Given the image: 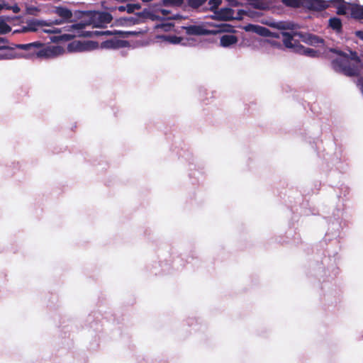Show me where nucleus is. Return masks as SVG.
Returning a JSON list of instances; mask_svg holds the SVG:
<instances>
[{
	"instance_id": "nucleus-1",
	"label": "nucleus",
	"mask_w": 363,
	"mask_h": 363,
	"mask_svg": "<svg viewBox=\"0 0 363 363\" xmlns=\"http://www.w3.org/2000/svg\"><path fill=\"white\" fill-rule=\"evenodd\" d=\"M17 48L31 51V54L39 57H50L55 55L54 48H43V44L39 42H34L28 44L16 45Z\"/></svg>"
},
{
	"instance_id": "nucleus-2",
	"label": "nucleus",
	"mask_w": 363,
	"mask_h": 363,
	"mask_svg": "<svg viewBox=\"0 0 363 363\" xmlns=\"http://www.w3.org/2000/svg\"><path fill=\"white\" fill-rule=\"evenodd\" d=\"M330 2L323 0H302L301 7L310 11H322L330 7Z\"/></svg>"
},
{
	"instance_id": "nucleus-3",
	"label": "nucleus",
	"mask_w": 363,
	"mask_h": 363,
	"mask_svg": "<svg viewBox=\"0 0 363 363\" xmlns=\"http://www.w3.org/2000/svg\"><path fill=\"white\" fill-rule=\"evenodd\" d=\"M233 14L234 11L232 9L223 8L220 10L216 11L212 18L223 21H231L233 19L240 20L242 18L241 16L234 17Z\"/></svg>"
},
{
	"instance_id": "nucleus-4",
	"label": "nucleus",
	"mask_w": 363,
	"mask_h": 363,
	"mask_svg": "<svg viewBox=\"0 0 363 363\" xmlns=\"http://www.w3.org/2000/svg\"><path fill=\"white\" fill-rule=\"evenodd\" d=\"M55 13L61 18L60 20H55L52 23L56 25L62 24L65 22L71 21L72 12L71 10L63 6H56L54 11Z\"/></svg>"
},
{
	"instance_id": "nucleus-5",
	"label": "nucleus",
	"mask_w": 363,
	"mask_h": 363,
	"mask_svg": "<svg viewBox=\"0 0 363 363\" xmlns=\"http://www.w3.org/2000/svg\"><path fill=\"white\" fill-rule=\"evenodd\" d=\"M283 43L286 48H294L296 51L299 46V43L294 39L293 35L288 32L282 33Z\"/></svg>"
},
{
	"instance_id": "nucleus-6",
	"label": "nucleus",
	"mask_w": 363,
	"mask_h": 363,
	"mask_svg": "<svg viewBox=\"0 0 363 363\" xmlns=\"http://www.w3.org/2000/svg\"><path fill=\"white\" fill-rule=\"evenodd\" d=\"M351 16L357 20H363V6L349 4Z\"/></svg>"
},
{
	"instance_id": "nucleus-7",
	"label": "nucleus",
	"mask_w": 363,
	"mask_h": 363,
	"mask_svg": "<svg viewBox=\"0 0 363 363\" xmlns=\"http://www.w3.org/2000/svg\"><path fill=\"white\" fill-rule=\"evenodd\" d=\"M128 43L127 41L123 40H108L103 43V45L105 48H119L125 46Z\"/></svg>"
},
{
	"instance_id": "nucleus-8",
	"label": "nucleus",
	"mask_w": 363,
	"mask_h": 363,
	"mask_svg": "<svg viewBox=\"0 0 363 363\" xmlns=\"http://www.w3.org/2000/svg\"><path fill=\"white\" fill-rule=\"evenodd\" d=\"M238 42V38L234 35H224L220 38V43L222 47H229Z\"/></svg>"
},
{
	"instance_id": "nucleus-9",
	"label": "nucleus",
	"mask_w": 363,
	"mask_h": 363,
	"mask_svg": "<svg viewBox=\"0 0 363 363\" xmlns=\"http://www.w3.org/2000/svg\"><path fill=\"white\" fill-rule=\"evenodd\" d=\"M250 5L254 9L266 10L269 8V2L266 0H247Z\"/></svg>"
},
{
	"instance_id": "nucleus-10",
	"label": "nucleus",
	"mask_w": 363,
	"mask_h": 363,
	"mask_svg": "<svg viewBox=\"0 0 363 363\" xmlns=\"http://www.w3.org/2000/svg\"><path fill=\"white\" fill-rule=\"evenodd\" d=\"M303 41L307 44L311 45H316L320 43H323V40L318 36L313 34H308L304 37Z\"/></svg>"
},
{
	"instance_id": "nucleus-11",
	"label": "nucleus",
	"mask_w": 363,
	"mask_h": 363,
	"mask_svg": "<svg viewBox=\"0 0 363 363\" xmlns=\"http://www.w3.org/2000/svg\"><path fill=\"white\" fill-rule=\"evenodd\" d=\"M330 27L335 30L336 32L340 33L342 31V21L339 18L333 17L329 19Z\"/></svg>"
},
{
	"instance_id": "nucleus-12",
	"label": "nucleus",
	"mask_w": 363,
	"mask_h": 363,
	"mask_svg": "<svg viewBox=\"0 0 363 363\" xmlns=\"http://www.w3.org/2000/svg\"><path fill=\"white\" fill-rule=\"evenodd\" d=\"M297 51L304 54L306 56H309V57H317L318 54L317 50H313L312 48H305L301 45H299Z\"/></svg>"
},
{
	"instance_id": "nucleus-13",
	"label": "nucleus",
	"mask_w": 363,
	"mask_h": 363,
	"mask_svg": "<svg viewBox=\"0 0 363 363\" xmlns=\"http://www.w3.org/2000/svg\"><path fill=\"white\" fill-rule=\"evenodd\" d=\"M187 32L192 35H204L208 32L199 26H191L187 28Z\"/></svg>"
},
{
	"instance_id": "nucleus-14",
	"label": "nucleus",
	"mask_w": 363,
	"mask_h": 363,
	"mask_svg": "<svg viewBox=\"0 0 363 363\" xmlns=\"http://www.w3.org/2000/svg\"><path fill=\"white\" fill-rule=\"evenodd\" d=\"M281 2L288 7L297 9L301 7L302 0H281Z\"/></svg>"
},
{
	"instance_id": "nucleus-15",
	"label": "nucleus",
	"mask_w": 363,
	"mask_h": 363,
	"mask_svg": "<svg viewBox=\"0 0 363 363\" xmlns=\"http://www.w3.org/2000/svg\"><path fill=\"white\" fill-rule=\"evenodd\" d=\"M250 28H252V30L259 34H262V35H266V33L269 32V30L264 27H262V26H254V25H248L247 26H246L245 29L246 30H250Z\"/></svg>"
},
{
	"instance_id": "nucleus-16",
	"label": "nucleus",
	"mask_w": 363,
	"mask_h": 363,
	"mask_svg": "<svg viewBox=\"0 0 363 363\" xmlns=\"http://www.w3.org/2000/svg\"><path fill=\"white\" fill-rule=\"evenodd\" d=\"M183 3L184 0H162L160 4L164 6H180Z\"/></svg>"
},
{
	"instance_id": "nucleus-17",
	"label": "nucleus",
	"mask_w": 363,
	"mask_h": 363,
	"mask_svg": "<svg viewBox=\"0 0 363 363\" xmlns=\"http://www.w3.org/2000/svg\"><path fill=\"white\" fill-rule=\"evenodd\" d=\"M111 34H112L111 31H109V30H106V31H94V32L86 31V32H85L83 34V35L85 36V37H93V36H100V35H111Z\"/></svg>"
},
{
	"instance_id": "nucleus-18",
	"label": "nucleus",
	"mask_w": 363,
	"mask_h": 363,
	"mask_svg": "<svg viewBox=\"0 0 363 363\" xmlns=\"http://www.w3.org/2000/svg\"><path fill=\"white\" fill-rule=\"evenodd\" d=\"M99 20L102 23H109L112 21V16L107 12H103L99 13Z\"/></svg>"
},
{
	"instance_id": "nucleus-19",
	"label": "nucleus",
	"mask_w": 363,
	"mask_h": 363,
	"mask_svg": "<svg viewBox=\"0 0 363 363\" xmlns=\"http://www.w3.org/2000/svg\"><path fill=\"white\" fill-rule=\"evenodd\" d=\"M11 28L2 19H0V34H6L10 32Z\"/></svg>"
},
{
	"instance_id": "nucleus-20",
	"label": "nucleus",
	"mask_w": 363,
	"mask_h": 363,
	"mask_svg": "<svg viewBox=\"0 0 363 363\" xmlns=\"http://www.w3.org/2000/svg\"><path fill=\"white\" fill-rule=\"evenodd\" d=\"M221 3V0H209L208 5L210 6V10L215 13L216 11H218V9Z\"/></svg>"
},
{
	"instance_id": "nucleus-21",
	"label": "nucleus",
	"mask_w": 363,
	"mask_h": 363,
	"mask_svg": "<svg viewBox=\"0 0 363 363\" xmlns=\"http://www.w3.org/2000/svg\"><path fill=\"white\" fill-rule=\"evenodd\" d=\"M206 0H187L188 5L193 8V9H197L201 5H203Z\"/></svg>"
},
{
	"instance_id": "nucleus-22",
	"label": "nucleus",
	"mask_w": 363,
	"mask_h": 363,
	"mask_svg": "<svg viewBox=\"0 0 363 363\" xmlns=\"http://www.w3.org/2000/svg\"><path fill=\"white\" fill-rule=\"evenodd\" d=\"M335 7L337 8V13L338 15L346 14V11L347 9V3L342 4L341 5L335 6Z\"/></svg>"
},
{
	"instance_id": "nucleus-23",
	"label": "nucleus",
	"mask_w": 363,
	"mask_h": 363,
	"mask_svg": "<svg viewBox=\"0 0 363 363\" xmlns=\"http://www.w3.org/2000/svg\"><path fill=\"white\" fill-rule=\"evenodd\" d=\"M141 6L140 4H127V12L128 13H132L135 11V9H140Z\"/></svg>"
},
{
	"instance_id": "nucleus-24",
	"label": "nucleus",
	"mask_w": 363,
	"mask_h": 363,
	"mask_svg": "<svg viewBox=\"0 0 363 363\" xmlns=\"http://www.w3.org/2000/svg\"><path fill=\"white\" fill-rule=\"evenodd\" d=\"M60 38L61 40L69 41L72 40L74 38V35L72 34H63Z\"/></svg>"
},
{
	"instance_id": "nucleus-25",
	"label": "nucleus",
	"mask_w": 363,
	"mask_h": 363,
	"mask_svg": "<svg viewBox=\"0 0 363 363\" xmlns=\"http://www.w3.org/2000/svg\"><path fill=\"white\" fill-rule=\"evenodd\" d=\"M6 9H11L15 13H18L21 10L20 8L17 5H15L13 6H8L6 7Z\"/></svg>"
},
{
	"instance_id": "nucleus-26",
	"label": "nucleus",
	"mask_w": 363,
	"mask_h": 363,
	"mask_svg": "<svg viewBox=\"0 0 363 363\" xmlns=\"http://www.w3.org/2000/svg\"><path fill=\"white\" fill-rule=\"evenodd\" d=\"M330 4H333V6L341 5L342 4L346 3L345 0H330Z\"/></svg>"
},
{
	"instance_id": "nucleus-27",
	"label": "nucleus",
	"mask_w": 363,
	"mask_h": 363,
	"mask_svg": "<svg viewBox=\"0 0 363 363\" xmlns=\"http://www.w3.org/2000/svg\"><path fill=\"white\" fill-rule=\"evenodd\" d=\"M85 26V24L84 23H75V24H73L72 26V28H74V29H82L84 28Z\"/></svg>"
},
{
	"instance_id": "nucleus-28",
	"label": "nucleus",
	"mask_w": 363,
	"mask_h": 363,
	"mask_svg": "<svg viewBox=\"0 0 363 363\" xmlns=\"http://www.w3.org/2000/svg\"><path fill=\"white\" fill-rule=\"evenodd\" d=\"M230 5L232 6H238L240 5L239 2L237 0H227Z\"/></svg>"
},
{
	"instance_id": "nucleus-29",
	"label": "nucleus",
	"mask_w": 363,
	"mask_h": 363,
	"mask_svg": "<svg viewBox=\"0 0 363 363\" xmlns=\"http://www.w3.org/2000/svg\"><path fill=\"white\" fill-rule=\"evenodd\" d=\"M355 35L357 37H358L359 39L363 40V30H357L355 32Z\"/></svg>"
},
{
	"instance_id": "nucleus-30",
	"label": "nucleus",
	"mask_w": 363,
	"mask_h": 363,
	"mask_svg": "<svg viewBox=\"0 0 363 363\" xmlns=\"http://www.w3.org/2000/svg\"><path fill=\"white\" fill-rule=\"evenodd\" d=\"M160 11H161V13L164 16H167V15L170 13V11L167 9H161Z\"/></svg>"
},
{
	"instance_id": "nucleus-31",
	"label": "nucleus",
	"mask_w": 363,
	"mask_h": 363,
	"mask_svg": "<svg viewBox=\"0 0 363 363\" xmlns=\"http://www.w3.org/2000/svg\"><path fill=\"white\" fill-rule=\"evenodd\" d=\"M118 10L121 12H123L125 11H127V6H120L118 7Z\"/></svg>"
},
{
	"instance_id": "nucleus-32",
	"label": "nucleus",
	"mask_w": 363,
	"mask_h": 363,
	"mask_svg": "<svg viewBox=\"0 0 363 363\" xmlns=\"http://www.w3.org/2000/svg\"><path fill=\"white\" fill-rule=\"evenodd\" d=\"M168 19H179V16L178 15L172 16H168Z\"/></svg>"
},
{
	"instance_id": "nucleus-33",
	"label": "nucleus",
	"mask_w": 363,
	"mask_h": 363,
	"mask_svg": "<svg viewBox=\"0 0 363 363\" xmlns=\"http://www.w3.org/2000/svg\"><path fill=\"white\" fill-rule=\"evenodd\" d=\"M7 6H8L5 4H0V11L2 10L3 9H6Z\"/></svg>"
},
{
	"instance_id": "nucleus-34",
	"label": "nucleus",
	"mask_w": 363,
	"mask_h": 363,
	"mask_svg": "<svg viewBox=\"0 0 363 363\" xmlns=\"http://www.w3.org/2000/svg\"><path fill=\"white\" fill-rule=\"evenodd\" d=\"M2 49H11L9 46H6V45H3V46H1L0 47V50H2Z\"/></svg>"
},
{
	"instance_id": "nucleus-35",
	"label": "nucleus",
	"mask_w": 363,
	"mask_h": 363,
	"mask_svg": "<svg viewBox=\"0 0 363 363\" xmlns=\"http://www.w3.org/2000/svg\"><path fill=\"white\" fill-rule=\"evenodd\" d=\"M247 13H248L247 11H243V10H240L239 12H238V14H240V13L247 14Z\"/></svg>"
},
{
	"instance_id": "nucleus-36",
	"label": "nucleus",
	"mask_w": 363,
	"mask_h": 363,
	"mask_svg": "<svg viewBox=\"0 0 363 363\" xmlns=\"http://www.w3.org/2000/svg\"><path fill=\"white\" fill-rule=\"evenodd\" d=\"M0 42H1V43H6L7 40L5 38H0Z\"/></svg>"
},
{
	"instance_id": "nucleus-37",
	"label": "nucleus",
	"mask_w": 363,
	"mask_h": 363,
	"mask_svg": "<svg viewBox=\"0 0 363 363\" xmlns=\"http://www.w3.org/2000/svg\"><path fill=\"white\" fill-rule=\"evenodd\" d=\"M143 13H144V11H143V12H141V13H138L137 14H138L139 16H143Z\"/></svg>"
},
{
	"instance_id": "nucleus-38",
	"label": "nucleus",
	"mask_w": 363,
	"mask_h": 363,
	"mask_svg": "<svg viewBox=\"0 0 363 363\" xmlns=\"http://www.w3.org/2000/svg\"><path fill=\"white\" fill-rule=\"evenodd\" d=\"M143 2H149V1H151L152 0H141Z\"/></svg>"
},
{
	"instance_id": "nucleus-39",
	"label": "nucleus",
	"mask_w": 363,
	"mask_h": 363,
	"mask_svg": "<svg viewBox=\"0 0 363 363\" xmlns=\"http://www.w3.org/2000/svg\"><path fill=\"white\" fill-rule=\"evenodd\" d=\"M281 28H284V29H285V28H289V27L286 28V27H284V26H281Z\"/></svg>"
}]
</instances>
